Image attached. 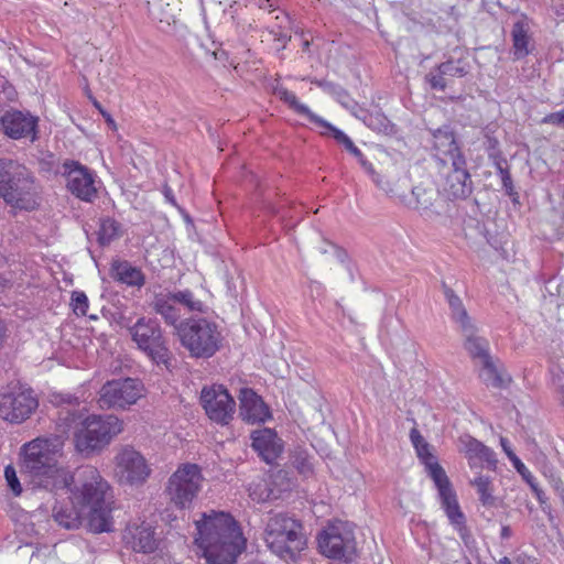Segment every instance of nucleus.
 I'll use <instances>...</instances> for the list:
<instances>
[{
    "label": "nucleus",
    "instance_id": "nucleus-36",
    "mask_svg": "<svg viewBox=\"0 0 564 564\" xmlns=\"http://www.w3.org/2000/svg\"><path fill=\"white\" fill-rule=\"evenodd\" d=\"M423 464L429 473V476L433 479L438 490V495L453 489L445 470L437 463L435 457L432 458L431 460H426Z\"/></svg>",
    "mask_w": 564,
    "mask_h": 564
},
{
    "label": "nucleus",
    "instance_id": "nucleus-47",
    "mask_svg": "<svg viewBox=\"0 0 564 564\" xmlns=\"http://www.w3.org/2000/svg\"><path fill=\"white\" fill-rule=\"evenodd\" d=\"M542 123H547L564 129V108L560 111L546 115L542 119Z\"/></svg>",
    "mask_w": 564,
    "mask_h": 564
},
{
    "label": "nucleus",
    "instance_id": "nucleus-6",
    "mask_svg": "<svg viewBox=\"0 0 564 564\" xmlns=\"http://www.w3.org/2000/svg\"><path fill=\"white\" fill-rule=\"evenodd\" d=\"M123 422L113 414L89 415L75 433L76 451L85 456L101 452L111 440L121 433Z\"/></svg>",
    "mask_w": 564,
    "mask_h": 564
},
{
    "label": "nucleus",
    "instance_id": "nucleus-24",
    "mask_svg": "<svg viewBox=\"0 0 564 564\" xmlns=\"http://www.w3.org/2000/svg\"><path fill=\"white\" fill-rule=\"evenodd\" d=\"M123 539L135 552L151 553L156 549L154 531L150 524H129L123 533Z\"/></svg>",
    "mask_w": 564,
    "mask_h": 564
},
{
    "label": "nucleus",
    "instance_id": "nucleus-59",
    "mask_svg": "<svg viewBox=\"0 0 564 564\" xmlns=\"http://www.w3.org/2000/svg\"><path fill=\"white\" fill-rule=\"evenodd\" d=\"M248 564H263L262 562H258V561H253V562H249Z\"/></svg>",
    "mask_w": 564,
    "mask_h": 564
},
{
    "label": "nucleus",
    "instance_id": "nucleus-46",
    "mask_svg": "<svg viewBox=\"0 0 564 564\" xmlns=\"http://www.w3.org/2000/svg\"><path fill=\"white\" fill-rule=\"evenodd\" d=\"M4 477L8 482V486L14 494V496H19L22 491L21 484L17 477L15 469L12 466H7L4 469Z\"/></svg>",
    "mask_w": 564,
    "mask_h": 564
},
{
    "label": "nucleus",
    "instance_id": "nucleus-31",
    "mask_svg": "<svg viewBox=\"0 0 564 564\" xmlns=\"http://www.w3.org/2000/svg\"><path fill=\"white\" fill-rule=\"evenodd\" d=\"M443 292L451 310V318L458 325L459 329L475 322L468 315L459 296L451 288L443 284Z\"/></svg>",
    "mask_w": 564,
    "mask_h": 564
},
{
    "label": "nucleus",
    "instance_id": "nucleus-54",
    "mask_svg": "<svg viewBox=\"0 0 564 564\" xmlns=\"http://www.w3.org/2000/svg\"><path fill=\"white\" fill-rule=\"evenodd\" d=\"M511 535H512L511 528H510L509 525H503V527L501 528V532H500V536H501V539L507 540V539H509Z\"/></svg>",
    "mask_w": 564,
    "mask_h": 564
},
{
    "label": "nucleus",
    "instance_id": "nucleus-27",
    "mask_svg": "<svg viewBox=\"0 0 564 564\" xmlns=\"http://www.w3.org/2000/svg\"><path fill=\"white\" fill-rule=\"evenodd\" d=\"M319 127H323L327 130V132H323V134L329 133L338 144L343 145L346 151L354 155L366 173L372 172V164L364 156L361 151L355 145L352 140L346 133L327 121L326 124H319Z\"/></svg>",
    "mask_w": 564,
    "mask_h": 564
},
{
    "label": "nucleus",
    "instance_id": "nucleus-25",
    "mask_svg": "<svg viewBox=\"0 0 564 564\" xmlns=\"http://www.w3.org/2000/svg\"><path fill=\"white\" fill-rule=\"evenodd\" d=\"M152 307L156 314H159L166 324L177 326L182 322V314L176 304L175 292H161L154 295Z\"/></svg>",
    "mask_w": 564,
    "mask_h": 564
},
{
    "label": "nucleus",
    "instance_id": "nucleus-42",
    "mask_svg": "<svg viewBox=\"0 0 564 564\" xmlns=\"http://www.w3.org/2000/svg\"><path fill=\"white\" fill-rule=\"evenodd\" d=\"M503 163H506V161H503ZM496 169L501 178L502 186H503L507 195H509V196L516 195L517 193L514 192L513 182H512V178H511L508 167L503 166L502 161H497Z\"/></svg>",
    "mask_w": 564,
    "mask_h": 564
},
{
    "label": "nucleus",
    "instance_id": "nucleus-28",
    "mask_svg": "<svg viewBox=\"0 0 564 564\" xmlns=\"http://www.w3.org/2000/svg\"><path fill=\"white\" fill-rule=\"evenodd\" d=\"M111 275L116 281L130 286L141 288L145 282L142 271L128 261H115L111 267Z\"/></svg>",
    "mask_w": 564,
    "mask_h": 564
},
{
    "label": "nucleus",
    "instance_id": "nucleus-1",
    "mask_svg": "<svg viewBox=\"0 0 564 564\" xmlns=\"http://www.w3.org/2000/svg\"><path fill=\"white\" fill-rule=\"evenodd\" d=\"M63 447L62 435L40 436L22 446L21 473L33 489L58 496L75 482L74 474L58 464Z\"/></svg>",
    "mask_w": 564,
    "mask_h": 564
},
{
    "label": "nucleus",
    "instance_id": "nucleus-17",
    "mask_svg": "<svg viewBox=\"0 0 564 564\" xmlns=\"http://www.w3.org/2000/svg\"><path fill=\"white\" fill-rule=\"evenodd\" d=\"M433 155L442 167L447 165L466 164V159L449 127H442L433 131Z\"/></svg>",
    "mask_w": 564,
    "mask_h": 564
},
{
    "label": "nucleus",
    "instance_id": "nucleus-50",
    "mask_svg": "<svg viewBox=\"0 0 564 564\" xmlns=\"http://www.w3.org/2000/svg\"><path fill=\"white\" fill-rule=\"evenodd\" d=\"M249 490H250V496L252 497V499L257 500V501H264L270 497V492L267 491L265 489L263 491H261L260 494H257V491L252 490L251 487Z\"/></svg>",
    "mask_w": 564,
    "mask_h": 564
},
{
    "label": "nucleus",
    "instance_id": "nucleus-37",
    "mask_svg": "<svg viewBox=\"0 0 564 564\" xmlns=\"http://www.w3.org/2000/svg\"><path fill=\"white\" fill-rule=\"evenodd\" d=\"M176 296V304H178L182 316L185 312H205V304L195 297L194 293L189 290L174 291Z\"/></svg>",
    "mask_w": 564,
    "mask_h": 564
},
{
    "label": "nucleus",
    "instance_id": "nucleus-35",
    "mask_svg": "<svg viewBox=\"0 0 564 564\" xmlns=\"http://www.w3.org/2000/svg\"><path fill=\"white\" fill-rule=\"evenodd\" d=\"M53 518L55 521L65 529H77L82 524L83 512L76 509L73 505L70 507L53 506Z\"/></svg>",
    "mask_w": 564,
    "mask_h": 564
},
{
    "label": "nucleus",
    "instance_id": "nucleus-21",
    "mask_svg": "<svg viewBox=\"0 0 564 564\" xmlns=\"http://www.w3.org/2000/svg\"><path fill=\"white\" fill-rule=\"evenodd\" d=\"M240 411L239 415L248 423H261L270 417L269 408L262 399L251 389L240 390Z\"/></svg>",
    "mask_w": 564,
    "mask_h": 564
},
{
    "label": "nucleus",
    "instance_id": "nucleus-57",
    "mask_svg": "<svg viewBox=\"0 0 564 564\" xmlns=\"http://www.w3.org/2000/svg\"><path fill=\"white\" fill-rule=\"evenodd\" d=\"M501 564H510L509 560L507 557H505L502 561H501Z\"/></svg>",
    "mask_w": 564,
    "mask_h": 564
},
{
    "label": "nucleus",
    "instance_id": "nucleus-51",
    "mask_svg": "<svg viewBox=\"0 0 564 564\" xmlns=\"http://www.w3.org/2000/svg\"><path fill=\"white\" fill-rule=\"evenodd\" d=\"M95 106L99 109L100 113L104 116L107 123L109 126H111L112 128H116V123H115L113 119L111 118V116L108 112H106L105 110H102L98 102H95Z\"/></svg>",
    "mask_w": 564,
    "mask_h": 564
},
{
    "label": "nucleus",
    "instance_id": "nucleus-26",
    "mask_svg": "<svg viewBox=\"0 0 564 564\" xmlns=\"http://www.w3.org/2000/svg\"><path fill=\"white\" fill-rule=\"evenodd\" d=\"M460 444L471 467L480 463H487L488 465L496 463L494 452L478 440L466 435L460 437Z\"/></svg>",
    "mask_w": 564,
    "mask_h": 564
},
{
    "label": "nucleus",
    "instance_id": "nucleus-14",
    "mask_svg": "<svg viewBox=\"0 0 564 564\" xmlns=\"http://www.w3.org/2000/svg\"><path fill=\"white\" fill-rule=\"evenodd\" d=\"M115 463V474L121 484H143L151 473L145 458L131 446L122 447L116 455Z\"/></svg>",
    "mask_w": 564,
    "mask_h": 564
},
{
    "label": "nucleus",
    "instance_id": "nucleus-39",
    "mask_svg": "<svg viewBox=\"0 0 564 564\" xmlns=\"http://www.w3.org/2000/svg\"><path fill=\"white\" fill-rule=\"evenodd\" d=\"M470 485L476 488L479 500L484 506L491 507L495 505L494 486L489 477L478 476L470 481Z\"/></svg>",
    "mask_w": 564,
    "mask_h": 564
},
{
    "label": "nucleus",
    "instance_id": "nucleus-34",
    "mask_svg": "<svg viewBox=\"0 0 564 564\" xmlns=\"http://www.w3.org/2000/svg\"><path fill=\"white\" fill-rule=\"evenodd\" d=\"M413 200L408 203V206L417 210H429L434 205L437 198V191L432 186H424L420 184L412 188Z\"/></svg>",
    "mask_w": 564,
    "mask_h": 564
},
{
    "label": "nucleus",
    "instance_id": "nucleus-43",
    "mask_svg": "<svg viewBox=\"0 0 564 564\" xmlns=\"http://www.w3.org/2000/svg\"><path fill=\"white\" fill-rule=\"evenodd\" d=\"M73 310L76 315L85 316L88 311V297L82 291H74L72 294Z\"/></svg>",
    "mask_w": 564,
    "mask_h": 564
},
{
    "label": "nucleus",
    "instance_id": "nucleus-18",
    "mask_svg": "<svg viewBox=\"0 0 564 564\" xmlns=\"http://www.w3.org/2000/svg\"><path fill=\"white\" fill-rule=\"evenodd\" d=\"M2 131L11 139L36 138L37 118L29 112L11 109L6 111L0 119Z\"/></svg>",
    "mask_w": 564,
    "mask_h": 564
},
{
    "label": "nucleus",
    "instance_id": "nucleus-49",
    "mask_svg": "<svg viewBox=\"0 0 564 564\" xmlns=\"http://www.w3.org/2000/svg\"><path fill=\"white\" fill-rule=\"evenodd\" d=\"M58 420L64 421L67 426H69L76 420L75 413L70 412V410H61L58 414Z\"/></svg>",
    "mask_w": 564,
    "mask_h": 564
},
{
    "label": "nucleus",
    "instance_id": "nucleus-29",
    "mask_svg": "<svg viewBox=\"0 0 564 564\" xmlns=\"http://www.w3.org/2000/svg\"><path fill=\"white\" fill-rule=\"evenodd\" d=\"M274 95L279 97L284 104H286L293 111L307 118L310 122L317 126L326 124V120L312 112L306 105L301 104L297 100L295 94L288 90L285 87L276 86L274 88Z\"/></svg>",
    "mask_w": 564,
    "mask_h": 564
},
{
    "label": "nucleus",
    "instance_id": "nucleus-52",
    "mask_svg": "<svg viewBox=\"0 0 564 564\" xmlns=\"http://www.w3.org/2000/svg\"><path fill=\"white\" fill-rule=\"evenodd\" d=\"M7 338V327L4 323L0 319V347L3 346Z\"/></svg>",
    "mask_w": 564,
    "mask_h": 564
},
{
    "label": "nucleus",
    "instance_id": "nucleus-7",
    "mask_svg": "<svg viewBox=\"0 0 564 564\" xmlns=\"http://www.w3.org/2000/svg\"><path fill=\"white\" fill-rule=\"evenodd\" d=\"M181 344L192 357L210 358L220 348L221 333L216 323L207 318H187L177 326Z\"/></svg>",
    "mask_w": 564,
    "mask_h": 564
},
{
    "label": "nucleus",
    "instance_id": "nucleus-55",
    "mask_svg": "<svg viewBox=\"0 0 564 564\" xmlns=\"http://www.w3.org/2000/svg\"><path fill=\"white\" fill-rule=\"evenodd\" d=\"M73 401H74V402H76V403H78L77 398L68 397L67 402H68L69 404H72V402H73Z\"/></svg>",
    "mask_w": 564,
    "mask_h": 564
},
{
    "label": "nucleus",
    "instance_id": "nucleus-30",
    "mask_svg": "<svg viewBox=\"0 0 564 564\" xmlns=\"http://www.w3.org/2000/svg\"><path fill=\"white\" fill-rule=\"evenodd\" d=\"M441 498L442 507L444 508L449 522L464 535L466 531L465 516L462 512L456 494L453 489L438 495Z\"/></svg>",
    "mask_w": 564,
    "mask_h": 564
},
{
    "label": "nucleus",
    "instance_id": "nucleus-9",
    "mask_svg": "<svg viewBox=\"0 0 564 564\" xmlns=\"http://www.w3.org/2000/svg\"><path fill=\"white\" fill-rule=\"evenodd\" d=\"M37 406L33 390L20 382H11L0 390V417L7 422H24Z\"/></svg>",
    "mask_w": 564,
    "mask_h": 564
},
{
    "label": "nucleus",
    "instance_id": "nucleus-12",
    "mask_svg": "<svg viewBox=\"0 0 564 564\" xmlns=\"http://www.w3.org/2000/svg\"><path fill=\"white\" fill-rule=\"evenodd\" d=\"M318 547L329 558L349 562L356 553L354 532L346 523L330 524L318 535Z\"/></svg>",
    "mask_w": 564,
    "mask_h": 564
},
{
    "label": "nucleus",
    "instance_id": "nucleus-22",
    "mask_svg": "<svg viewBox=\"0 0 564 564\" xmlns=\"http://www.w3.org/2000/svg\"><path fill=\"white\" fill-rule=\"evenodd\" d=\"M252 447L268 464H272L281 455L283 444L276 433L271 429L252 432Z\"/></svg>",
    "mask_w": 564,
    "mask_h": 564
},
{
    "label": "nucleus",
    "instance_id": "nucleus-10",
    "mask_svg": "<svg viewBox=\"0 0 564 564\" xmlns=\"http://www.w3.org/2000/svg\"><path fill=\"white\" fill-rule=\"evenodd\" d=\"M144 386L135 378L107 381L98 392L97 403L102 410H127L143 397Z\"/></svg>",
    "mask_w": 564,
    "mask_h": 564
},
{
    "label": "nucleus",
    "instance_id": "nucleus-41",
    "mask_svg": "<svg viewBox=\"0 0 564 564\" xmlns=\"http://www.w3.org/2000/svg\"><path fill=\"white\" fill-rule=\"evenodd\" d=\"M410 440L416 451L417 457L422 463L431 460L435 456L431 452L430 444L424 440L417 429L413 427L410 432Z\"/></svg>",
    "mask_w": 564,
    "mask_h": 564
},
{
    "label": "nucleus",
    "instance_id": "nucleus-56",
    "mask_svg": "<svg viewBox=\"0 0 564 564\" xmlns=\"http://www.w3.org/2000/svg\"><path fill=\"white\" fill-rule=\"evenodd\" d=\"M562 404L564 405V386L561 388Z\"/></svg>",
    "mask_w": 564,
    "mask_h": 564
},
{
    "label": "nucleus",
    "instance_id": "nucleus-5",
    "mask_svg": "<svg viewBox=\"0 0 564 564\" xmlns=\"http://www.w3.org/2000/svg\"><path fill=\"white\" fill-rule=\"evenodd\" d=\"M263 539L268 549L285 562H295L306 546L301 522L282 512L269 516Z\"/></svg>",
    "mask_w": 564,
    "mask_h": 564
},
{
    "label": "nucleus",
    "instance_id": "nucleus-33",
    "mask_svg": "<svg viewBox=\"0 0 564 564\" xmlns=\"http://www.w3.org/2000/svg\"><path fill=\"white\" fill-rule=\"evenodd\" d=\"M479 364L482 366L480 378L487 386H491L498 389H505L511 382V378L508 375H505L498 370L491 357L485 359Z\"/></svg>",
    "mask_w": 564,
    "mask_h": 564
},
{
    "label": "nucleus",
    "instance_id": "nucleus-11",
    "mask_svg": "<svg viewBox=\"0 0 564 564\" xmlns=\"http://www.w3.org/2000/svg\"><path fill=\"white\" fill-rule=\"evenodd\" d=\"M202 481L203 476L198 465L180 466L169 479L166 490L171 501L181 509L189 507L200 490Z\"/></svg>",
    "mask_w": 564,
    "mask_h": 564
},
{
    "label": "nucleus",
    "instance_id": "nucleus-40",
    "mask_svg": "<svg viewBox=\"0 0 564 564\" xmlns=\"http://www.w3.org/2000/svg\"><path fill=\"white\" fill-rule=\"evenodd\" d=\"M514 468L521 475L523 480L530 486L531 490L534 492L538 501L543 505L546 502V496L544 491L539 487L534 476L531 471L525 467V465L521 462V459L514 460Z\"/></svg>",
    "mask_w": 564,
    "mask_h": 564
},
{
    "label": "nucleus",
    "instance_id": "nucleus-4",
    "mask_svg": "<svg viewBox=\"0 0 564 564\" xmlns=\"http://www.w3.org/2000/svg\"><path fill=\"white\" fill-rule=\"evenodd\" d=\"M0 197L12 208L34 210L41 202V187L33 173L12 159H0Z\"/></svg>",
    "mask_w": 564,
    "mask_h": 564
},
{
    "label": "nucleus",
    "instance_id": "nucleus-20",
    "mask_svg": "<svg viewBox=\"0 0 564 564\" xmlns=\"http://www.w3.org/2000/svg\"><path fill=\"white\" fill-rule=\"evenodd\" d=\"M469 63L464 58H448L441 63L435 70H431L425 80L434 90L444 91L447 87L446 76L449 77H464L469 73Z\"/></svg>",
    "mask_w": 564,
    "mask_h": 564
},
{
    "label": "nucleus",
    "instance_id": "nucleus-15",
    "mask_svg": "<svg viewBox=\"0 0 564 564\" xmlns=\"http://www.w3.org/2000/svg\"><path fill=\"white\" fill-rule=\"evenodd\" d=\"M200 403L207 416L220 424H228L236 409L234 398L221 384L204 387L200 392Z\"/></svg>",
    "mask_w": 564,
    "mask_h": 564
},
{
    "label": "nucleus",
    "instance_id": "nucleus-38",
    "mask_svg": "<svg viewBox=\"0 0 564 564\" xmlns=\"http://www.w3.org/2000/svg\"><path fill=\"white\" fill-rule=\"evenodd\" d=\"M121 236L120 224L110 217L100 220L98 230V242L100 246H107Z\"/></svg>",
    "mask_w": 564,
    "mask_h": 564
},
{
    "label": "nucleus",
    "instance_id": "nucleus-8",
    "mask_svg": "<svg viewBox=\"0 0 564 564\" xmlns=\"http://www.w3.org/2000/svg\"><path fill=\"white\" fill-rule=\"evenodd\" d=\"M132 341L158 366L172 367V352L156 319L140 317L128 327Z\"/></svg>",
    "mask_w": 564,
    "mask_h": 564
},
{
    "label": "nucleus",
    "instance_id": "nucleus-58",
    "mask_svg": "<svg viewBox=\"0 0 564 564\" xmlns=\"http://www.w3.org/2000/svg\"><path fill=\"white\" fill-rule=\"evenodd\" d=\"M333 247H334V249L336 250V252H337L338 254H340V253H341V250H340L339 248H337L336 246H333Z\"/></svg>",
    "mask_w": 564,
    "mask_h": 564
},
{
    "label": "nucleus",
    "instance_id": "nucleus-19",
    "mask_svg": "<svg viewBox=\"0 0 564 564\" xmlns=\"http://www.w3.org/2000/svg\"><path fill=\"white\" fill-rule=\"evenodd\" d=\"M466 164L447 165L442 191L449 199H465L473 192V181Z\"/></svg>",
    "mask_w": 564,
    "mask_h": 564
},
{
    "label": "nucleus",
    "instance_id": "nucleus-45",
    "mask_svg": "<svg viewBox=\"0 0 564 564\" xmlns=\"http://www.w3.org/2000/svg\"><path fill=\"white\" fill-rule=\"evenodd\" d=\"M293 466L303 475L312 473L313 466L305 452H296L293 456Z\"/></svg>",
    "mask_w": 564,
    "mask_h": 564
},
{
    "label": "nucleus",
    "instance_id": "nucleus-44",
    "mask_svg": "<svg viewBox=\"0 0 564 564\" xmlns=\"http://www.w3.org/2000/svg\"><path fill=\"white\" fill-rule=\"evenodd\" d=\"M367 124L373 130L388 133L391 130V123L388 118L381 113L370 115Z\"/></svg>",
    "mask_w": 564,
    "mask_h": 564
},
{
    "label": "nucleus",
    "instance_id": "nucleus-53",
    "mask_svg": "<svg viewBox=\"0 0 564 564\" xmlns=\"http://www.w3.org/2000/svg\"><path fill=\"white\" fill-rule=\"evenodd\" d=\"M164 196H165L166 200L170 202L172 205H176L173 192L167 186L164 188Z\"/></svg>",
    "mask_w": 564,
    "mask_h": 564
},
{
    "label": "nucleus",
    "instance_id": "nucleus-3",
    "mask_svg": "<svg viewBox=\"0 0 564 564\" xmlns=\"http://www.w3.org/2000/svg\"><path fill=\"white\" fill-rule=\"evenodd\" d=\"M74 503L87 508V527L94 533L112 531V495L108 481L90 465L77 470V485L68 488Z\"/></svg>",
    "mask_w": 564,
    "mask_h": 564
},
{
    "label": "nucleus",
    "instance_id": "nucleus-13",
    "mask_svg": "<svg viewBox=\"0 0 564 564\" xmlns=\"http://www.w3.org/2000/svg\"><path fill=\"white\" fill-rule=\"evenodd\" d=\"M58 173L66 178V188L83 202L91 203L98 196L96 174L75 160H65Z\"/></svg>",
    "mask_w": 564,
    "mask_h": 564
},
{
    "label": "nucleus",
    "instance_id": "nucleus-32",
    "mask_svg": "<svg viewBox=\"0 0 564 564\" xmlns=\"http://www.w3.org/2000/svg\"><path fill=\"white\" fill-rule=\"evenodd\" d=\"M514 59H521L531 52L529 29L523 22H516L511 31Z\"/></svg>",
    "mask_w": 564,
    "mask_h": 564
},
{
    "label": "nucleus",
    "instance_id": "nucleus-23",
    "mask_svg": "<svg viewBox=\"0 0 564 564\" xmlns=\"http://www.w3.org/2000/svg\"><path fill=\"white\" fill-rule=\"evenodd\" d=\"M459 332L463 337V347L474 361L481 362L491 357L489 341L479 334L475 322L460 328Z\"/></svg>",
    "mask_w": 564,
    "mask_h": 564
},
{
    "label": "nucleus",
    "instance_id": "nucleus-16",
    "mask_svg": "<svg viewBox=\"0 0 564 564\" xmlns=\"http://www.w3.org/2000/svg\"><path fill=\"white\" fill-rule=\"evenodd\" d=\"M378 189L392 198L403 200L405 191L410 185L408 172L398 164L393 163L381 172H377L372 166V172H367Z\"/></svg>",
    "mask_w": 564,
    "mask_h": 564
},
{
    "label": "nucleus",
    "instance_id": "nucleus-2",
    "mask_svg": "<svg viewBox=\"0 0 564 564\" xmlns=\"http://www.w3.org/2000/svg\"><path fill=\"white\" fill-rule=\"evenodd\" d=\"M197 555L207 564H235L246 547V539L236 520L226 512L210 511L196 520Z\"/></svg>",
    "mask_w": 564,
    "mask_h": 564
},
{
    "label": "nucleus",
    "instance_id": "nucleus-48",
    "mask_svg": "<svg viewBox=\"0 0 564 564\" xmlns=\"http://www.w3.org/2000/svg\"><path fill=\"white\" fill-rule=\"evenodd\" d=\"M500 444H501V447H502L503 452L506 453V455L508 456V458L510 459V462L514 466V460L516 459H520V458L512 451L509 441L507 438H505V437H501L500 438Z\"/></svg>",
    "mask_w": 564,
    "mask_h": 564
}]
</instances>
